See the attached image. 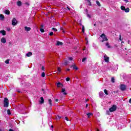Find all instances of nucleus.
I'll list each match as a JSON object with an SVG mask.
<instances>
[{"label": "nucleus", "instance_id": "1", "mask_svg": "<svg viewBox=\"0 0 131 131\" xmlns=\"http://www.w3.org/2000/svg\"><path fill=\"white\" fill-rule=\"evenodd\" d=\"M101 38H102L101 41L102 42H104V41H107L108 40V38H107V36L105 35L104 34H102L100 35Z\"/></svg>", "mask_w": 131, "mask_h": 131}, {"label": "nucleus", "instance_id": "2", "mask_svg": "<svg viewBox=\"0 0 131 131\" xmlns=\"http://www.w3.org/2000/svg\"><path fill=\"white\" fill-rule=\"evenodd\" d=\"M4 107H9V99L7 98L4 99Z\"/></svg>", "mask_w": 131, "mask_h": 131}, {"label": "nucleus", "instance_id": "3", "mask_svg": "<svg viewBox=\"0 0 131 131\" xmlns=\"http://www.w3.org/2000/svg\"><path fill=\"white\" fill-rule=\"evenodd\" d=\"M17 24H18V21H17V19H16V18L14 17V18L12 19V25L13 26H15L17 25Z\"/></svg>", "mask_w": 131, "mask_h": 131}, {"label": "nucleus", "instance_id": "4", "mask_svg": "<svg viewBox=\"0 0 131 131\" xmlns=\"http://www.w3.org/2000/svg\"><path fill=\"white\" fill-rule=\"evenodd\" d=\"M103 58L105 62H106V63L109 62V57H108L106 54H104Z\"/></svg>", "mask_w": 131, "mask_h": 131}, {"label": "nucleus", "instance_id": "5", "mask_svg": "<svg viewBox=\"0 0 131 131\" xmlns=\"http://www.w3.org/2000/svg\"><path fill=\"white\" fill-rule=\"evenodd\" d=\"M110 112H114L116 110V105H114L112 107L109 109Z\"/></svg>", "mask_w": 131, "mask_h": 131}, {"label": "nucleus", "instance_id": "6", "mask_svg": "<svg viewBox=\"0 0 131 131\" xmlns=\"http://www.w3.org/2000/svg\"><path fill=\"white\" fill-rule=\"evenodd\" d=\"M120 89L121 90V91H123L126 89V86H125V85L121 84L120 85Z\"/></svg>", "mask_w": 131, "mask_h": 131}, {"label": "nucleus", "instance_id": "7", "mask_svg": "<svg viewBox=\"0 0 131 131\" xmlns=\"http://www.w3.org/2000/svg\"><path fill=\"white\" fill-rule=\"evenodd\" d=\"M25 31H27L28 32V31H30V30H31V28L28 27H25Z\"/></svg>", "mask_w": 131, "mask_h": 131}, {"label": "nucleus", "instance_id": "8", "mask_svg": "<svg viewBox=\"0 0 131 131\" xmlns=\"http://www.w3.org/2000/svg\"><path fill=\"white\" fill-rule=\"evenodd\" d=\"M66 90H65V89L62 88L61 89V93H63V95H64V96H66V95H67V93L66 92Z\"/></svg>", "mask_w": 131, "mask_h": 131}, {"label": "nucleus", "instance_id": "9", "mask_svg": "<svg viewBox=\"0 0 131 131\" xmlns=\"http://www.w3.org/2000/svg\"><path fill=\"white\" fill-rule=\"evenodd\" d=\"M99 96L100 98H103V97H104V93L103 92L101 91L99 93Z\"/></svg>", "mask_w": 131, "mask_h": 131}, {"label": "nucleus", "instance_id": "10", "mask_svg": "<svg viewBox=\"0 0 131 131\" xmlns=\"http://www.w3.org/2000/svg\"><path fill=\"white\" fill-rule=\"evenodd\" d=\"M40 100L39 102L40 104H43L45 103V99H43V97H40Z\"/></svg>", "mask_w": 131, "mask_h": 131}, {"label": "nucleus", "instance_id": "11", "mask_svg": "<svg viewBox=\"0 0 131 131\" xmlns=\"http://www.w3.org/2000/svg\"><path fill=\"white\" fill-rule=\"evenodd\" d=\"M63 42L59 41H57L56 46H62Z\"/></svg>", "mask_w": 131, "mask_h": 131}, {"label": "nucleus", "instance_id": "12", "mask_svg": "<svg viewBox=\"0 0 131 131\" xmlns=\"http://www.w3.org/2000/svg\"><path fill=\"white\" fill-rule=\"evenodd\" d=\"M70 67H73V69H74L75 70H78V68L76 66H75V64H73L72 66H71Z\"/></svg>", "mask_w": 131, "mask_h": 131}, {"label": "nucleus", "instance_id": "13", "mask_svg": "<svg viewBox=\"0 0 131 131\" xmlns=\"http://www.w3.org/2000/svg\"><path fill=\"white\" fill-rule=\"evenodd\" d=\"M1 41L3 43H6V42H7V40H6V38H2L1 39Z\"/></svg>", "mask_w": 131, "mask_h": 131}, {"label": "nucleus", "instance_id": "14", "mask_svg": "<svg viewBox=\"0 0 131 131\" xmlns=\"http://www.w3.org/2000/svg\"><path fill=\"white\" fill-rule=\"evenodd\" d=\"M27 57H31V56H32V52H28L26 54Z\"/></svg>", "mask_w": 131, "mask_h": 131}, {"label": "nucleus", "instance_id": "15", "mask_svg": "<svg viewBox=\"0 0 131 131\" xmlns=\"http://www.w3.org/2000/svg\"><path fill=\"white\" fill-rule=\"evenodd\" d=\"M4 19H5V16H4L3 14H0V20L3 21Z\"/></svg>", "mask_w": 131, "mask_h": 131}, {"label": "nucleus", "instance_id": "16", "mask_svg": "<svg viewBox=\"0 0 131 131\" xmlns=\"http://www.w3.org/2000/svg\"><path fill=\"white\" fill-rule=\"evenodd\" d=\"M86 115L88 116V118H91V116H93V113H89L86 114Z\"/></svg>", "mask_w": 131, "mask_h": 131}, {"label": "nucleus", "instance_id": "17", "mask_svg": "<svg viewBox=\"0 0 131 131\" xmlns=\"http://www.w3.org/2000/svg\"><path fill=\"white\" fill-rule=\"evenodd\" d=\"M105 46L107 47V48H108V49H111V46L109 45V42H106L105 43Z\"/></svg>", "mask_w": 131, "mask_h": 131}, {"label": "nucleus", "instance_id": "18", "mask_svg": "<svg viewBox=\"0 0 131 131\" xmlns=\"http://www.w3.org/2000/svg\"><path fill=\"white\" fill-rule=\"evenodd\" d=\"M57 88H61V85H63L61 82H58L57 83Z\"/></svg>", "mask_w": 131, "mask_h": 131}, {"label": "nucleus", "instance_id": "19", "mask_svg": "<svg viewBox=\"0 0 131 131\" xmlns=\"http://www.w3.org/2000/svg\"><path fill=\"white\" fill-rule=\"evenodd\" d=\"M5 14H6L7 15H10V11L8 10H6L4 11Z\"/></svg>", "mask_w": 131, "mask_h": 131}, {"label": "nucleus", "instance_id": "20", "mask_svg": "<svg viewBox=\"0 0 131 131\" xmlns=\"http://www.w3.org/2000/svg\"><path fill=\"white\" fill-rule=\"evenodd\" d=\"M17 6L20 7V6H21L22 5V3L21 2V1H18L17 3Z\"/></svg>", "mask_w": 131, "mask_h": 131}, {"label": "nucleus", "instance_id": "21", "mask_svg": "<svg viewBox=\"0 0 131 131\" xmlns=\"http://www.w3.org/2000/svg\"><path fill=\"white\" fill-rule=\"evenodd\" d=\"M1 33L3 34V35H6V31L4 30L1 31Z\"/></svg>", "mask_w": 131, "mask_h": 131}, {"label": "nucleus", "instance_id": "22", "mask_svg": "<svg viewBox=\"0 0 131 131\" xmlns=\"http://www.w3.org/2000/svg\"><path fill=\"white\" fill-rule=\"evenodd\" d=\"M104 93L105 94V95H109V93H108V91H107V90L105 89L104 90Z\"/></svg>", "mask_w": 131, "mask_h": 131}, {"label": "nucleus", "instance_id": "23", "mask_svg": "<svg viewBox=\"0 0 131 131\" xmlns=\"http://www.w3.org/2000/svg\"><path fill=\"white\" fill-rule=\"evenodd\" d=\"M48 101H49V103L50 106H52V99H48Z\"/></svg>", "mask_w": 131, "mask_h": 131}, {"label": "nucleus", "instance_id": "24", "mask_svg": "<svg viewBox=\"0 0 131 131\" xmlns=\"http://www.w3.org/2000/svg\"><path fill=\"white\" fill-rule=\"evenodd\" d=\"M82 32L84 33V26H82Z\"/></svg>", "mask_w": 131, "mask_h": 131}, {"label": "nucleus", "instance_id": "25", "mask_svg": "<svg viewBox=\"0 0 131 131\" xmlns=\"http://www.w3.org/2000/svg\"><path fill=\"white\" fill-rule=\"evenodd\" d=\"M125 12H126V13H128V12H129V8L125 9Z\"/></svg>", "mask_w": 131, "mask_h": 131}, {"label": "nucleus", "instance_id": "26", "mask_svg": "<svg viewBox=\"0 0 131 131\" xmlns=\"http://www.w3.org/2000/svg\"><path fill=\"white\" fill-rule=\"evenodd\" d=\"M7 114H8V115H11V110H7Z\"/></svg>", "mask_w": 131, "mask_h": 131}, {"label": "nucleus", "instance_id": "27", "mask_svg": "<svg viewBox=\"0 0 131 131\" xmlns=\"http://www.w3.org/2000/svg\"><path fill=\"white\" fill-rule=\"evenodd\" d=\"M96 4L97 6H99V7H101V4H100V2H99V1H96Z\"/></svg>", "mask_w": 131, "mask_h": 131}, {"label": "nucleus", "instance_id": "28", "mask_svg": "<svg viewBox=\"0 0 131 131\" xmlns=\"http://www.w3.org/2000/svg\"><path fill=\"white\" fill-rule=\"evenodd\" d=\"M121 9L122 10V11H125V7H124V6H121Z\"/></svg>", "mask_w": 131, "mask_h": 131}, {"label": "nucleus", "instance_id": "29", "mask_svg": "<svg viewBox=\"0 0 131 131\" xmlns=\"http://www.w3.org/2000/svg\"><path fill=\"white\" fill-rule=\"evenodd\" d=\"M86 1L89 3L88 5H89V6H92V3H91V0H86Z\"/></svg>", "mask_w": 131, "mask_h": 131}, {"label": "nucleus", "instance_id": "30", "mask_svg": "<svg viewBox=\"0 0 131 131\" xmlns=\"http://www.w3.org/2000/svg\"><path fill=\"white\" fill-rule=\"evenodd\" d=\"M69 61H66L64 63V65H65L66 66L68 65V64H69Z\"/></svg>", "mask_w": 131, "mask_h": 131}, {"label": "nucleus", "instance_id": "31", "mask_svg": "<svg viewBox=\"0 0 131 131\" xmlns=\"http://www.w3.org/2000/svg\"><path fill=\"white\" fill-rule=\"evenodd\" d=\"M41 76L42 77H45V76H46V74L45 73V72L42 73Z\"/></svg>", "mask_w": 131, "mask_h": 131}, {"label": "nucleus", "instance_id": "32", "mask_svg": "<svg viewBox=\"0 0 131 131\" xmlns=\"http://www.w3.org/2000/svg\"><path fill=\"white\" fill-rule=\"evenodd\" d=\"M115 79H114V78L112 77V79H111L112 82L114 83L115 82Z\"/></svg>", "mask_w": 131, "mask_h": 131}, {"label": "nucleus", "instance_id": "33", "mask_svg": "<svg viewBox=\"0 0 131 131\" xmlns=\"http://www.w3.org/2000/svg\"><path fill=\"white\" fill-rule=\"evenodd\" d=\"M52 30H53V31H55V32L58 31V30H57V29H56L55 28H53Z\"/></svg>", "mask_w": 131, "mask_h": 131}, {"label": "nucleus", "instance_id": "34", "mask_svg": "<svg viewBox=\"0 0 131 131\" xmlns=\"http://www.w3.org/2000/svg\"><path fill=\"white\" fill-rule=\"evenodd\" d=\"M57 71H58V72H61V68H60V67H58V68H57Z\"/></svg>", "mask_w": 131, "mask_h": 131}, {"label": "nucleus", "instance_id": "35", "mask_svg": "<svg viewBox=\"0 0 131 131\" xmlns=\"http://www.w3.org/2000/svg\"><path fill=\"white\" fill-rule=\"evenodd\" d=\"M40 31H41V32H45V30H43V29L42 28L40 29Z\"/></svg>", "mask_w": 131, "mask_h": 131}, {"label": "nucleus", "instance_id": "36", "mask_svg": "<svg viewBox=\"0 0 131 131\" xmlns=\"http://www.w3.org/2000/svg\"><path fill=\"white\" fill-rule=\"evenodd\" d=\"M54 35V33L53 32H51L50 33L49 35H50V36H52V35Z\"/></svg>", "mask_w": 131, "mask_h": 131}, {"label": "nucleus", "instance_id": "37", "mask_svg": "<svg viewBox=\"0 0 131 131\" xmlns=\"http://www.w3.org/2000/svg\"><path fill=\"white\" fill-rule=\"evenodd\" d=\"M85 60H86V58H85V57L83 58L82 60V62H84V61H85Z\"/></svg>", "mask_w": 131, "mask_h": 131}, {"label": "nucleus", "instance_id": "38", "mask_svg": "<svg viewBox=\"0 0 131 131\" xmlns=\"http://www.w3.org/2000/svg\"><path fill=\"white\" fill-rule=\"evenodd\" d=\"M73 58H72V57H69L68 59L70 60V61H72Z\"/></svg>", "mask_w": 131, "mask_h": 131}, {"label": "nucleus", "instance_id": "39", "mask_svg": "<svg viewBox=\"0 0 131 131\" xmlns=\"http://www.w3.org/2000/svg\"><path fill=\"white\" fill-rule=\"evenodd\" d=\"M5 63H6V64H9V63H10V62L9 61V60H6V61H5Z\"/></svg>", "mask_w": 131, "mask_h": 131}, {"label": "nucleus", "instance_id": "40", "mask_svg": "<svg viewBox=\"0 0 131 131\" xmlns=\"http://www.w3.org/2000/svg\"><path fill=\"white\" fill-rule=\"evenodd\" d=\"M70 80V78H69L68 77L66 78V81H69Z\"/></svg>", "mask_w": 131, "mask_h": 131}, {"label": "nucleus", "instance_id": "41", "mask_svg": "<svg viewBox=\"0 0 131 131\" xmlns=\"http://www.w3.org/2000/svg\"><path fill=\"white\" fill-rule=\"evenodd\" d=\"M119 40H120V41L122 40V39H121V35H119Z\"/></svg>", "mask_w": 131, "mask_h": 131}, {"label": "nucleus", "instance_id": "42", "mask_svg": "<svg viewBox=\"0 0 131 131\" xmlns=\"http://www.w3.org/2000/svg\"><path fill=\"white\" fill-rule=\"evenodd\" d=\"M65 119H66V120H67V121H69V119H68V118L67 117H65Z\"/></svg>", "mask_w": 131, "mask_h": 131}, {"label": "nucleus", "instance_id": "43", "mask_svg": "<svg viewBox=\"0 0 131 131\" xmlns=\"http://www.w3.org/2000/svg\"><path fill=\"white\" fill-rule=\"evenodd\" d=\"M87 17H88V18L91 17V15H90V14H87Z\"/></svg>", "mask_w": 131, "mask_h": 131}, {"label": "nucleus", "instance_id": "44", "mask_svg": "<svg viewBox=\"0 0 131 131\" xmlns=\"http://www.w3.org/2000/svg\"><path fill=\"white\" fill-rule=\"evenodd\" d=\"M85 40H86V44H88V43L89 42V41H88V38H85Z\"/></svg>", "mask_w": 131, "mask_h": 131}, {"label": "nucleus", "instance_id": "45", "mask_svg": "<svg viewBox=\"0 0 131 131\" xmlns=\"http://www.w3.org/2000/svg\"><path fill=\"white\" fill-rule=\"evenodd\" d=\"M41 70H43V71L45 70V67H42Z\"/></svg>", "mask_w": 131, "mask_h": 131}, {"label": "nucleus", "instance_id": "46", "mask_svg": "<svg viewBox=\"0 0 131 131\" xmlns=\"http://www.w3.org/2000/svg\"><path fill=\"white\" fill-rule=\"evenodd\" d=\"M124 2H125L126 3H128V0H123Z\"/></svg>", "mask_w": 131, "mask_h": 131}, {"label": "nucleus", "instance_id": "47", "mask_svg": "<svg viewBox=\"0 0 131 131\" xmlns=\"http://www.w3.org/2000/svg\"><path fill=\"white\" fill-rule=\"evenodd\" d=\"M58 101H59V99H55V102H58Z\"/></svg>", "mask_w": 131, "mask_h": 131}, {"label": "nucleus", "instance_id": "48", "mask_svg": "<svg viewBox=\"0 0 131 131\" xmlns=\"http://www.w3.org/2000/svg\"><path fill=\"white\" fill-rule=\"evenodd\" d=\"M88 101H89V99H87L85 101V103H86V102H88Z\"/></svg>", "mask_w": 131, "mask_h": 131}, {"label": "nucleus", "instance_id": "49", "mask_svg": "<svg viewBox=\"0 0 131 131\" xmlns=\"http://www.w3.org/2000/svg\"><path fill=\"white\" fill-rule=\"evenodd\" d=\"M129 103H130V104H131V98L129 100Z\"/></svg>", "mask_w": 131, "mask_h": 131}, {"label": "nucleus", "instance_id": "50", "mask_svg": "<svg viewBox=\"0 0 131 131\" xmlns=\"http://www.w3.org/2000/svg\"><path fill=\"white\" fill-rule=\"evenodd\" d=\"M41 28H43V25H41Z\"/></svg>", "mask_w": 131, "mask_h": 131}, {"label": "nucleus", "instance_id": "51", "mask_svg": "<svg viewBox=\"0 0 131 131\" xmlns=\"http://www.w3.org/2000/svg\"><path fill=\"white\" fill-rule=\"evenodd\" d=\"M89 106V104H86V108H88V106Z\"/></svg>", "mask_w": 131, "mask_h": 131}, {"label": "nucleus", "instance_id": "52", "mask_svg": "<svg viewBox=\"0 0 131 131\" xmlns=\"http://www.w3.org/2000/svg\"><path fill=\"white\" fill-rule=\"evenodd\" d=\"M67 71H70V69H68L67 70Z\"/></svg>", "mask_w": 131, "mask_h": 131}, {"label": "nucleus", "instance_id": "53", "mask_svg": "<svg viewBox=\"0 0 131 131\" xmlns=\"http://www.w3.org/2000/svg\"><path fill=\"white\" fill-rule=\"evenodd\" d=\"M9 131H14V130L13 129H10Z\"/></svg>", "mask_w": 131, "mask_h": 131}, {"label": "nucleus", "instance_id": "54", "mask_svg": "<svg viewBox=\"0 0 131 131\" xmlns=\"http://www.w3.org/2000/svg\"><path fill=\"white\" fill-rule=\"evenodd\" d=\"M26 5H27L28 6H29V4L28 3H26Z\"/></svg>", "mask_w": 131, "mask_h": 131}, {"label": "nucleus", "instance_id": "55", "mask_svg": "<svg viewBox=\"0 0 131 131\" xmlns=\"http://www.w3.org/2000/svg\"><path fill=\"white\" fill-rule=\"evenodd\" d=\"M85 54H88V51H85Z\"/></svg>", "mask_w": 131, "mask_h": 131}, {"label": "nucleus", "instance_id": "56", "mask_svg": "<svg viewBox=\"0 0 131 131\" xmlns=\"http://www.w3.org/2000/svg\"><path fill=\"white\" fill-rule=\"evenodd\" d=\"M85 50V49H83V51H84Z\"/></svg>", "mask_w": 131, "mask_h": 131}, {"label": "nucleus", "instance_id": "57", "mask_svg": "<svg viewBox=\"0 0 131 131\" xmlns=\"http://www.w3.org/2000/svg\"><path fill=\"white\" fill-rule=\"evenodd\" d=\"M18 93H21V92H20V91H18Z\"/></svg>", "mask_w": 131, "mask_h": 131}, {"label": "nucleus", "instance_id": "58", "mask_svg": "<svg viewBox=\"0 0 131 131\" xmlns=\"http://www.w3.org/2000/svg\"><path fill=\"white\" fill-rule=\"evenodd\" d=\"M51 127H54V126L52 125Z\"/></svg>", "mask_w": 131, "mask_h": 131}, {"label": "nucleus", "instance_id": "59", "mask_svg": "<svg viewBox=\"0 0 131 131\" xmlns=\"http://www.w3.org/2000/svg\"><path fill=\"white\" fill-rule=\"evenodd\" d=\"M54 73H57V72H54Z\"/></svg>", "mask_w": 131, "mask_h": 131}, {"label": "nucleus", "instance_id": "60", "mask_svg": "<svg viewBox=\"0 0 131 131\" xmlns=\"http://www.w3.org/2000/svg\"><path fill=\"white\" fill-rule=\"evenodd\" d=\"M94 26H96V24H94Z\"/></svg>", "mask_w": 131, "mask_h": 131}, {"label": "nucleus", "instance_id": "61", "mask_svg": "<svg viewBox=\"0 0 131 131\" xmlns=\"http://www.w3.org/2000/svg\"><path fill=\"white\" fill-rule=\"evenodd\" d=\"M1 32H2V31H0V33H1Z\"/></svg>", "mask_w": 131, "mask_h": 131}, {"label": "nucleus", "instance_id": "62", "mask_svg": "<svg viewBox=\"0 0 131 131\" xmlns=\"http://www.w3.org/2000/svg\"><path fill=\"white\" fill-rule=\"evenodd\" d=\"M68 131H70V130H68Z\"/></svg>", "mask_w": 131, "mask_h": 131}, {"label": "nucleus", "instance_id": "63", "mask_svg": "<svg viewBox=\"0 0 131 131\" xmlns=\"http://www.w3.org/2000/svg\"><path fill=\"white\" fill-rule=\"evenodd\" d=\"M123 42H122V43H123Z\"/></svg>", "mask_w": 131, "mask_h": 131}, {"label": "nucleus", "instance_id": "64", "mask_svg": "<svg viewBox=\"0 0 131 131\" xmlns=\"http://www.w3.org/2000/svg\"><path fill=\"white\" fill-rule=\"evenodd\" d=\"M0 131H2V130H0Z\"/></svg>", "mask_w": 131, "mask_h": 131}]
</instances>
